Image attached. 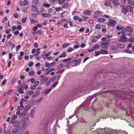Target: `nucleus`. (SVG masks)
<instances>
[{"label": "nucleus", "mask_w": 134, "mask_h": 134, "mask_svg": "<svg viewBox=\"0 0 134 134\" xmlns=\"http://www.w3.org/2000/svg\"><path fill=\"white\" fill-rule=\"evenodd\" d=\"M20 81L19 80L18 81V85L16 88L17 91L21 94H23L24 93V88L21 83H20Z\"/></svg>", "instance_id": "f257e3e1"}, {"label": "nucleus", "mask_w": 134, "mask_h": 134, "mask_svg": "<svg viewBox=\"0 0 134 134\" xmlns=\"http://www.w3.org/2000/svg\"><path fill=\"white\" fill-rule=\"evenodd\" d=\"M126 34H124L123 35L120 36L119 41L120 42H126L127 41V38L125 36Z\"/></svg>", "instance_id": "f03ea898"}, {"label": "nucleus", "mask_w": 134, "mask_h": 134, "mask_svg": "<svg viewBox=\"0 0 134 134\" xmlns=\"http://www.w3.org/2000/svg\"><path fill=\"white\" fill-rule=\"evenodd\" d=\"M116 23V22L115 20H112V19H110L109 22H107L106 24L112 27H114L115 26Z\"/></svg>", "instance_id": "7ed1b4c3"}, {"label": "nucleus", "mask_w": 134, "mask_h": 134, "mask_svg": "<svg viewBox=\"0 0 134 134\" xmlns=\"http://www.w3.org/2000/svg\"><path fill=\"white\" fill-rule=\"evenodd\" d=\"M109 43L108 42H102L101 43V47L103 48H107L109 46Z\"/></svg>", "instance_id": "20e7f679"}, {"label": "nucleus", "mask_w": 134, "mask_h": 134, "mask_svg": "<svg viewBox=\"0 0 134 134\" xmlns=\"http://www.w3.org/2000/svg\"><path fill=\"white\" fill-rule=\"evenodd\" d=\"M81 60L82 59H79L77 60H74L73 62L74 63V64L72 66L73 67L76 66L78 64L80 63Z\"/></svg>", "instance_id": "39448f33"}, {"label": "nucleus", "mask_w": 134, "mask_h": 134, "mask_svg": "<svg viewBox=\"0 0 134 134\" xmlns=\"http://www.w3.org/2000/svg\"><path fill=\"white\" fill-rule=\"evenodd\" d=\"M31 10L34 12H37L38 11V9L35 5H33L31 7Z\"/></svg>", "instance_id": "423d86ee"}, {"label": "nucleus", "mask_w": 134, "mask_h": 134, "mask_svg": "<svg viewBox=\"0 0 134 134\" xmlns=\"http://www.w3.org/2000/svg\"><path fill=\"white\" fill-rule=\"evenodd\" d=\"M46 86H48L50 85V84L51 82V81L50 79H49L47 77H46Z\"/></svg>", "instance_id": "0eeeda50"}, {"label": "nucleus", "mask_w": 134, "mask_h": 134, "mask_svg": "<svg viewBox=\"0 0 134 134\" xmlns=\"http://www.w3.org/2000/svg\"><path fill=\"white\" fill-rule=\"evenodd\" d=\"M20 129V128L19 127V126H18L13 129L12 132L14 134L18 132Z\"/></svg>", "instance_id": "6e6552de"}, {"label": "nucleus", "mask_w": 134, "mask_h": 134, "mask_svg": "<svg viewBox=\"0 0 134 134\" xmlns=\"http://www.w3.org/2000/svg\"><path fill=\"white\" fill-rule=\"evenodd\" d=\"M126 7H122L121 9V12L122 13L124 14H126L127 13Z\"/></svg>", "instance_id": "1a4fd4ad"}, {"label": "nucleus", "mask_w": 134, "mask_h": 134, "mask_svg": "<svg viewBox=\"0 0 134 134\" xmlns=\"http://www.w3.org/2000/svg\"><path fill=\"white\" fill-rule=\"evenodd\" d=\"M111 1V0H110L105 1L104 5L106 7L109 6L111 4L110 2Z\"/></svg>", "instance_id": "9d476101"}, {"label": "nucleus", "mask_w": 134, "mask_h": 134, "mask_svg": "<svg viewBox=\"0 0 134 134\" xmlns=\"http://www.w3.org/2000/svg\"><path fill=\"white\" fill-rule=\"evenodd\" d=\"M11 122H13L12 121ZM19 123V121L18 120H16L13 122V126L14 127H15L17 126Z\"/></svg>", "instance_id": "9b49d317"}, {"label": "nucleus", "mask_w": 134, "mask_h": 134, "mask_svg": "<svg viewBox=\"0 0 134 134\" xmlns=\"http://www.w3.org/2000/svg\"><path fill=\"white\" fill-rule=\"evenodd\" d=\"M127 12H131L133 10L132 7L131 6H129L126 7Z\"/></svg>", "instance_id": "f8f14e48"}, {"label": "nucleus", "mask_w": 134, "mask_h": 134, "mask_svg": "<svg viewBox=\"0 0 134 134\" xmlns=\"http://www.w3.org/2000/svg\"><path fill=\"white\" fill-rule=\"evenodd\" d=\"M126 32L128 31L129 32H131L132 31V28L129 26H127L126 28Z\"/></svg>", "instance_id": "ddd939ff"}, {"label": "nucleus", "mask_w": 134, "mask_h": 134, "mask_svg": "<svg viewBox=\"0 0 134 134\" xmlns=\"http://www.w3.org/2000/svg\"><path fill=\"white\" fill-rule=\"evenodd\" d=\"M97 36H93L92 37V40L91 41V42L92 43H94L97 41Z\"/></svg>", "instance_id": "4468645a"}, {"label": "nucleus", "mask_w": 134, "mask_h": 134, "mask_svg": "<svg viewBox=\"0 0 134 134\" xmlns=\"http://www.w3.org/2000/svg\"><path fill=\"white\" fill-rule=\"evenodd\" d=\"M91 13V11L89 10H85L83 12V14L85 15H90Z\"/></svg>", "instance_id": "2eb2a0df"}, {"label": "nucleus", "mask_w": 134, "mask_h": 134, "mask_svg": "<svg viewBox=\"0 0 134 134\" xmlns=\"http://www.w3.org/2000/svg\"><path fill=\"white\" fill-rule=\"evenodd\" d=\"M41 15L44 17H46L51 16V15L50 14L44 13L42 14Z\"/></svg>", "instance_id": "dca6fc26"}, {"label": "nucleus", "mask_w": 134, "mask_h": 134, "mask_svg": "<svg viewBox=\"0 0 134 134\" xmlns=\"http://www.w3.org/2000/svg\"><path fill=\"white\" fill-rule=\"evenodd\" d=\"M40 49L38 48L37 49V52L34 55L35 56H37L39 54H40L41 53V52L40 51Z\"/></svg>", "instance_id": "f3484780"}, {"label": "nucleus", "mask_w": 134, "mask_h": 134, "mask_svg": "<svg viewBox=\"0 0 134 134\" xmlns=\"http://www.w3.org/2000/svg\"><path fill=\"white\" fill-rule=\"evenodd\" d=\"M28 125V124L27 123H26L25 122H24L22 125V128L23 129H26Z\"/></svg>", "instance_id": "a211bd4d"}, {"label": "nucleus", "mask_w": 134, "mask_h": 134, "mask_svg": "<svg viewBox=\"0 0 134 134\" xmlns=\"http://www.w3.org/2000/svg\"><path fill=\"white\" fill-rule=\"evenodd\" d=\"M70 44H68L67 43H64L63 44L62 46V48L65 49L68 46H69Z\"/></svg>", "instance_id": "6ab92c4d"}, {"label": "nucleus", "mask_w": 134, "mask_h": 134, "mask_svg": "<svg viewBox=\"0 0 134 134\" xmlns=\"http://www.w3.org/2000/svg\"><path fill=\"white\" fill-rule=\"evenodd\" d=\"M63 66V64H61L57 66L56 69L58 70H59L62 69Z\"/></svg>", "instance_id": "aec40b11"}, {"label": "nucleus", "mask_w": 134, "mask_h": 134, "mask_svg": "<svg viewBox=\"0 0 134 134\" xmlns=\"http://www.w3.org/2000/svg\"><path fill=\"white\" fill-rule=\"evenodd\" d=\"M110 49L112 51H115L117 49V48L116 46H113L110 47Z\"/></svg>", "instance_id": "412c9836"}, {"label": "nucleus", "mask_w": 134, "mask_h": 134, "mask_svg": "<svg viewBox=\"0 0 134 134\" xmlns=\"http://www.w3.org/2000/svg\"><path fill=\"white\" fill-rule=\"evenodd\" d=\"M100 51L101 53L102 54H107L108 53V52L104 50H101Z\"/></svg>", "instance_id": "4be33fe9"}, {"label": "nucleus", "mask_w": 134, "mask_h": 134, "mask_svg": "<svg viewBox=\"0 0 134 134\" xmlns=\"http://www.w3.org/2000/svg\"><path fill=\"white\" fill-rule=\"evenodd\" d=\"M97 20L100 22H103L105 21L106 20L104 19L99 18L97 19Z\"/></svg>", "instance_id": "5701e85b"}, {"label": "nucleus", "mask_w": 134, "mask_h": 134, "mask_svg": "<svg viewBox=\"0 0 134 134\" xmlns=\"http://www.w3.org/2000/svg\"><path fill=\"white\" fill-rule=\"evenodd\" d=\"M121 33L123 34H124V32H127L126 29L125 28L122 27L121 28Z\"/></svg>", "instance_id": "b1692460"}, {"label": "nucleus", "mask_w": 134, "mask_h": 134, "mask_svg": "<svg viewBox=\"0 0 134 134\" xmlns=\"http://www.w3.org/2000/svg\"><path fill=\"white\" fill-rule=\"evenodd\" d=\"M46 80V77L45 79L42 78L40 80V83L41 84H43Z\"/></svg>", "instance_id": "393cba45"}, {"label": "nucleus", "mask_w": 134, "mask_h": 134, "mask_svg": "<svg viewBox=\"0 0 134 134\" xmlns=\"http://www.w3.org/2000/svg\"><path fill=\"white\" fill-rule=\"evenodd\" d=\"M35 74V72L33 71H31L29 72V75L30 76H32Z\"/></svg>", "instance_id": "a878e982"}, {"label": "nucleus", "mask_w": 134, "mask_h": 134, "mask_svg": "<svg viewBox=\"0 0 134 134\" xmlns=\"http://www.w3.org/2000/svg\"><path fill=\"white\" fill-rule=\"evenodd\" d=\"M68 4L67 3H65L63 6H62V8H68Z\"/></svg>", "instance_id": "bb28decb"}, {"label": "nucleus", "mask_w": 134, "mask_h": 134, "mask_svg": "<svg viewBox=\"0 0 134 134\" xmlns=\"http://www.w3.org/2000/svg\"><path fill=\"white\" fill-rule=\"evenodd\" d=\"M113 3L115 6H117L119 5V3L118 2L113 1Z\"/></svg>", "instance_id": "cd10ccee"}, {"label": "nucleus", "mask_w": 134, "mask_h": 134, "mask_svg": "<svg viewBox=\"0 0 134 134\" xmlns=\"http://www.w3.org/2000/svg\"><path fill=\"white\" fill-rule=\"evenodd\" d=\"M66 56V54L65 52H63L62 54L59 57V58H61L62 57H65Z\"/></svg>", "instance_id": "c85d7f7f"}, {"label": "nucleus", "mask_w": 134, "mask_h": 134, "mask_svg": "<svg viewBox=\"0 0 134 134\" xmlns=\"http://www.w3.org/2000/svg\"><path fill=\"white\" fill-rule=\"evenodd\" d=\"M58 81H56L55 82L54 84H53L52 85V87L53 88H54L58 85Z\"/></svg>", "instance_id": "c756f323"}, {"label": "nucleus", "mask_w": 134, "mask_h": 134, "mask_svg": "<svg viewBox=\"0 0 134 134\" xmlns=\"http://www.w3.org/2000/svg\"><path fill=\"white\" fill-rule=\"evenodd\" d=\"M65 2V0H58V2L59 4H63Z\"/></svg>", "instance_id": "7c9ffc66"}, {"label": "nucleus", "mask_w": 134, "mask_h": 134, "mask_svg": "<svg viewBox=\"0 0 134 134\" xmlns=\"http://www.w3.org/2000/svg\"><path fill=\"white\" fill-rule=\"evenodd\" d=\"M38 0H32V2L36 4H38Z\"/></svg>", "instance_id": "2f4dec72"}, {"label": "nucleus", "mask_w": 134, "mask_h": 134, "mask_svg": "<svg viewBox=\"0 0 134 134\" xmlns=\"http://www.w3.org/2000/svg\"><path fill=\"white\" fill-rule=\"evenodd\" d=\"M109 91H105L102 94V96H107L108 93L109 92Z\"/></svg>", "instance_id": "473e14b6"}, {"label": "nucleus", "mask_w": 134, "mask_h": 134, "mask_svg": "<svg viewBox=\"0 0 134 134\" xmlns=\"http://www.w3.org/2000/svg\"><path fill=\"white\" fill-rule=\"evenodd\" d=\"M28 4V3L27 1H24L23 2L22 5L23 6L27 5Z\"/></svg>", "instance_id": "72a5a7b5"}, {"label": "nucleus", "mask_w": 134, "mask_h": 134, "mask_svg": "<svg viewBox=\"0 0 134 134\" xmlns=\"http://www.w3.org/2000/svg\"><path fill=\"white\" fill-rule=\"evenodd\" d=\"M71 58H69L67 59H66L63 60V62H65L69 61L71 60Z\"/></svg>", "instance_id": "f704fd0d"}, {"label": "nucleus", "mask_w": 134, "mask_h": 134, "mask_svg": "<svg viewBox=\"0 0 134 134\" xmlns=\"http://www.w3.org/2000/svg\"><path fill=\"white\" fill-rule=\"evenodd\" d=\"M128 3L130 5H133L134 4V2L131 1V0H128Z\"/></svg>", "instance_id": "c9c22d12"}, {"label": "nucleus", "mask_w": 134, "mask_h": 134, "mask_svg": "<svg viewBox=\"0 0 134 134\" xmlns=\"http://www.w3.org/2000/svg\"><path fill=\"white\" fill-rule=\"evenodd\" d=\"M118 47L120 48H124V46L123 44H119L118 45Z\"/></svg>", "instance_id": "e433bc0d"}, {"label": "nucleus", "mask_w": 134, "mask_h": 134, "mask_svg": "<svg viewBox=\"0 0 134 134\" xmlns=\"http://www.w3.org/2000/svg\"><path fill=\"white\" fill-rule=\"evenodd\" d=\"M121 25H120L119 26H116V28L118 31H119L120 30H121V28L122 27H121Z\"/></svg>", "instance_id": "4c0bfd02"}, {"label": "nucleus", "mask_w": 134, "mask_h": 134, "mask_svg": "<svg viewBox=\"0 0 134 134\" xmlns=\"http://www.w3.org/2000/svg\"><path fill=\"white\" fill-rule=\"evenodd\" d=\"M7 81V80L6 79H4L3 81H2V83L1 85L2 86H4L5 84Z\"/></svg>", "instance_id": "58836bf2"}, {"label": "nucleus", "mask_w": 134, "mask_h": 134, "mask_svg": "<svg viewBox=\"0 0 134 134\" xmlns=\"http://www.w3.org/2000/svg\"><path fill=\"white\" fill-rule=\"evenodd\" d=\"M34 113V110H32L30 112V115L31 117L33 118L34 116L33 114Z\"/></svg>", "instance_id": "ea45409f"}, {"label": "nucleus", "mask_w": 134, "mask_h": 134, "mask_svg": "<svg viewBox=\"0 0 134 134\" xmlns=\"http://www.w3.org/2000/svg\"><path fill=\"white\" fill-rule=\"evenodd\" d=\"M129 41L133 43L134 42V38H129Z\"/></svg>", "instance_id": "a19ab883"}, {"label": "nucleus", "mask_w": 134, "mask_h": 134, "mask_svg": "<svg viewBox=\"0 0 134 134\" xmlns=\"http://www.w3.org/2000/svg\"><path fill=\"white\" fill-rule=\"evenodd\" d=\"M24 108V106H20L18 107V110L20 111L22 110Z\"/></svg>", "instance_id": "79ce46f5"}, {"label": "nucleus", "mask_w": 134, "mask_h": 134, "mask_svg": "<svg viewBox=\"0 0 134 134\" xmlns=\"http://www.w3.org/2000/svg\"><path fill=\"white\" fill-rule=\"evenodd\" d=\"M49 2L51 4H54L55 2V0H49Z\"/></svg>", "instance_id": "37998d69"}, {"label": "nucleus", "mask_w": 134, "mask_h": 134, "mask_svg": "<svg viewBox=\"0 0 134 134\" xmlns=\"http://www.w3.org/2000/svg\"><path fill=\"white\" fill-rule=\"evenodd\" d=\"M56 64V63L55 62H52L49 64V67H51L54 65Z\"/></svg>", "instance_id": "c03bdc74"}, {"label": "nucleus", "mask_w": 134, "mask_h": 134, "mask_svg": "<svg viewBox=\"0 0 134 134\" xmlns=\"http://www.w3.org/2000/svg\"><path fill=\"white\" fill-rule=\"evenodd\" d=\"M17 117V116L15 114L12 116L11 119L13 120H14Z\"/></svg>", "instance_id": "a18cd8bd"}, {"label": "nucleus", "mask_w": 134, "mask_h": 134, "mask_svg": "<svg viewBox=\"0 0 134 134\" xmlns=\"http://www.w3.org/2000/svg\"><path fill=\"white\" fill-rule=\"evenodd\" d=\"M14 90L13 89H11L9 90L7 92V93L8 94H11L12 92L14 91Z\"/></svg>", "instance_id": "49530a36"}, {"label": "nucleus", "mask_w": 134, "mask_h": 134, "mask_svg": "<svg viewBox=\"0 0 134 134\" xmlns=\"http://www.w3.org/2000/svg\"><path fill=\"white\" fill-rule=\"evenodd\" d=\"M39 83V81H36L34 83V85L36 87L38 86Z\"/></svg>", "instance_id": "de8ad7c7"}, {"label": "nucleus", "mask_w": 134, "mask_h": 134, "mask_svg": "<svg viewBox=\"0 0 134 134\" xmlns=\"http://www.w3.org/2000/svg\"><path fill=\"white\" fill-rule=\"evenodd\" d=\"M52 90V88L51 87L49 90L46 91L45 93L46 94L49 93Z\"/></svg>", "instance_id": "09e8293b"}, {"label": "nucleus", "mask_w": 134, "mask_h": 134, "mask_svg": "<svg viewBox=\"0 0 134 134\" xmlns=\"http://www.w3.org/2000/svg\"><path fill=\"white\" fill-rule=\"evenodd\" d=\"M95 28L96 29H101V27L99 25L97 24L96 25Z\"/></svg>", "instance_id": "8fccbe9b"}, {"label": "nucleus", "mask_w": 134, "mask_h": 134, "mask_svg": "<svg viewBox=\"0 0 134 134\" xmlns=\"http://www.w3.org/2000/svg\"><path fill=\"white\" fill-rule=\"evenodd\" d=\"M8 20V18L7 17H5L3 19L2 22L3 23L5 21H7Z\"/></svg>", "instance_id": "3c124183"}, {"label": "nucleus", "mask_w": 134, "mask_h": 134, "mask_svg": "<svg viewBox=\"0 0 134 134\" xmlns=\"http://www.w3.org/2000/svg\"><path fill=\"white\" fill-rule=\"evenodd\" d=\"M57 77V75L55 76H54V77H53L51 79V80H52V81L53 82L54 81H55V80Z\"/></svg>", "instance_id": "603ef678"}, {"label": "nucleus", "mask_w": 134, "mask_h": 134, "mask_svg": "<svg viewBox=\"0 0 134 134\" xmlns=\"http://www.w3.org/2000/svg\"><path fill=\"white\" fill-rule=\"evenodd\" d=\"M79 16H74L73 18V19L74 20H77L79 19Z\"/></svg>", "instance_id": "864d4df0"}, {"label": "nucleus", "mask_w": 134, "mask_h": 134, "mask_svg": "<svg viewBox=\"0 0 134 134\" xmlns=\"http://www.w3.org/2000/svg\"><path fill=\"white\" fill-rule=\"evenodd\" d=\"M43 6L44 7H46V8L49 7L50 6V5L48 4H46L45 3H44L43 4Z\"/></svg>", "instance_id": "5fc2aeb1"}, {"label": "nucleus", "mask_w": 134, "mask_h": 134, "mask_svg": "<svg viewBox=\"0 0 134 134\" xmlns=\"http://www.w3.org/2000/svg\"><path fill=\"white\" fill-rule=\"evenodd\" d=\"M124 51L127 53H132V52L130 51L128 49H126L124 50Z\"/></svg>", "instance_id": "6e6d98bb"}, {"label": "nucleus", "mask_w": 134, "mask_h": 134, "mask_svg": "<svg viewBox=\"0 0 134 134\" xmlns=\"http://www.w3.org/2000/svg\"><path fill=\"white\" fill-rule=\"evenodd\" d=\"M22 29V26L21 25H18L16 27V29L19 30H21Z\"/></svg>", "instance_id": "4d7b16f0"}, {"label": "nucleus", "mask_w": 134, "mask_h": 134, "mask_svg": "<svg viewBox=\"0 0 134 134\" xmlns=\"http://www.w3.org/2000/svg\"><path fill=\"white\" fill-rule=\"evenodd\" d=\"M20 45H19L16 47V51H18L20 49Z\"/></svg>", "instance_id": "13d9d810"}, {"label": "nucleus", "mask_w": 134, "mask_h": 134, "mask_svg": "<svg viewBox=\"0 0 134 134\" xmlns=\"http://www.w3.org/2000/svg\"><path fill=\"white\" fill-rule=\"evenodd\" d=\"M95 53L96 54V56H97L99 55H100L101 53V51H97L96 52H95Z\"/></svg>", "instance_id": "bf43d9fd"}, {"label": "nucleus", "mask_w": 134, "mask_h": 134, "mask_svg": "<svg viewBox=\"0 0 134 134\" xmlns=\"http://www.w3.org/2000/svg\"><path fill=\"white\" fill-rule=\"evenodd\" d=\"M26 19H27L26 17L25 18H22V22L23 23H25L26 21Z\"/></svg>", "instance_id": "052dcab7"}, {"label": "nucleus", "mask_w": 134, "mask_h": 134, "mask_svg": "<svg viewBox=\"0 0 134 134\" xmlns=\"http://www.w3.org/2000/svg\"><path fill=\"white\" fill-rule=\"evenodd\" d=\"M13 16L14 18H17L18 17L19 15L18 14H14Z\"/></svg>", "instance_id": "680f3d73"}, {"label": "nucleus", "mask_w": 134, "mask_h": 134, "mask_svg": "<svg viewBox=\"0 0 134 134\" xmlns=\"http://www.w3.org/2000/svg\"><path fill=\"white\" fill-rule=\"evenodd\" d=\"M73 50V49L71 47H70L69 49H68V52H70L72 51Z\"/></svg>", "instance_id": "e2e57ef3"}, {"label": "nucleus", "mask_w": 134, "mask_h": 134, "mask_svg": "<svg viewBox=\"0 0 134 134\" xmlns=\"http://www.w3.org/2000/svg\"><path fill=\"white\" fill-rule=\"evenodd\" d=\"M34 93V92L32 91H29L27 93V94L28 95H31L32 94Z\"/></svg>", "instance_id": "0e129e2a"}, {"label": "nucleus", "mask_w": 134, "mask_h": 134, "mask_svg": "<svg viewBox=\"0 0 134 134\" xmlns=\"http://www.w3.org/2000/svg\"><path fill=\"white\" fill-rule=\"evenodd\" d=\"M68 23H70L69 24V25L71 27H72L73 26V23L72 22V21H70L68 22Z\"/></svg>", "instance_id": "69168bd1"}, {"label": "nucleus", "mask_w": 134, "mask_h": 134, "mask_svg": "<svg viewBox=\"0 0 134 134\" xmlns=\"http://www.w3.org/2000/svg\"><path fill=\"white\" fill-rule=\"evenodd\" d=\"M16 80V79L15 78H14L12 79V80L11 82V85L13 84L14 83L15 81Z\"/></svg>", "instance_id": "338daca9"}, {"label": "nucleus", "mask_w": 134, "mask_h": 134, "mask_svg": "<svg viewBox=\"0 0 134 134\" xmlns=\"http://www.w3.org/2000/svg\"><path fill=\"white\" fill-rule=\"evenodd\" d=\"M83 21H85L88 19V17L86 16H83L82 17Z\"/></svg>", "instance_id": "774afa93"}]
</instances>
